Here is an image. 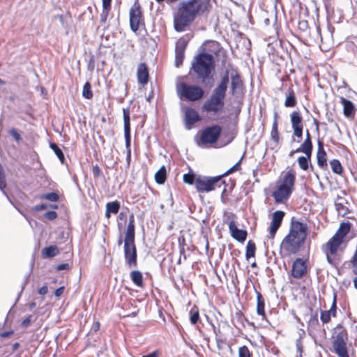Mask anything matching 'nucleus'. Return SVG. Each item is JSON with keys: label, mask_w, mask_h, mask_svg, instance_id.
Here are the masks:
<instances>
[{"label": "nucleus", "mask_w": 357, "mask_h": 357, "mask_svg": "<svg viewBox=\"0 0 357 357\" xmlns=\"http://www.w3.org/2000/svg\"><path fill=\"white\" fill-rule=\"evenodd\" d=\"M231 79L230 93L235 95L243 88V82L237 69L231 66L226 70L215 88L213 90L209 98L202 106V111L209 115L220 114L225 109V99L228 84Z\"/></svg>", "instance_id": "nucleus-1"}, {"label": "nucleus", "mask_w": 357, "mask_h": 357, "mask_svg": "<svg viewBox=\"0 0 357 357\" xmlns=\"http://www.w3.org/2000/svg\"><path fill=\"white\" fill-rule=\"evenodd\" d=\"M211 8L210 0L181 1L173 11V24L175 31H185L197 18L207 15Z\"/></svg>", "instance_id": "nucleus-2"}, {"label": "nucleus", "mask_w": 357, "mask_h": 357, "mask_svg": "<svg viewBox=\"0 0 357 357\" xmlns=\"http://www.w3.org/2000/svg\"><path fill=\"white\" fill-rule=\"evenodd\" d=\"M351 227L352 224L349 221L341 222L333 236L321 245V251L328 264H334L340 253L344 252L349 241L346 238L351 231Z\"/></svg>", "instance_id": "nucleus-3"}, {"label": "nucleus", "mask_w": 357, "mask_h": 357, "mask_svg": "<svg viewBox=\"0 0 357 357\" xmlns=\"http://www.w3.org/2000/svg\"><path fill=\"white\" fill-rule=\"evenodd\" d=\"M307 233L306 223L292 220L289 231L282 241L281 248L289 255L297 253L304 244Z\"/></svg>", "instance_id": "nucleus-4"}, {"label": "nucleus", "mask_w": 357, "mask_h": 357, "mask_svg": "<svg viewBox=\"0 0 357 357\" xmlns=\"http://www.w3.org/2000/svg\"><path fill=\"white\" fill-rule=\"evenodd\" d=\"M191 70L202 84L211 85L214 81L215 61L213 56L205 52L197 54L192 59Z\"/></svg>", "instance_id": "nucleus-5"}, {"label": "nucleus", "mask_w": 357, "mask_h": 357, "mask_svg": "<svg viewBox=\"0 0 357 357\" xmlns=\"http://www.w3.org/2000/svg\"><path fill=\"white\" fill-rule=\"evenodd\" d=\"M296 183V172L293 169L282 174L276 181L271 193L276 204H286L291 196Z\"/></svg>", "instance_id": "nucleus-6"}, {"label": "nucleus", "mask_w": 357, "mask_h": 357, "mask_svg": "<svg viewBox=\"0 0 357 357\" xmlns=\"http://www.w3.org/2000/svg\"><path fill=\"white\" fill-rule=\"evenodd\" d=\"M135 217L132 213L129 216V222L125 234L123 253L126 264L128 268L137 266V251L135 243Z\"/></svg>", "instance_id": "nucleus-7"}, {"label": "nucleus", "mask_w": 357, "mask_h": 357, "mask_svg": "<svg viewBox=\"0 0 357 357\" xmlns=\"http://www.w3.org/2000/svg\"><path fill=\"white\" fill-rule=\"evenodd\" d=\"M348 334L347 330L341 325H337L332 335V346L333 351L338 357H349L347 343Z\"/></svg>", "instance_id": "nucleus-8"}, {"label": "nucleus", "mask_w": 357, "mask_h": 357, "mask_svg": "<svg viewBox=\"0 0 357 357\" xmlns=\"http://www.w3.org/2000/svg\"><path fill=\"white\" fill-rule=\"evenodd\" d=\"M222 176L214 177H205L199 176L195 180V188L198 192L206 193L220 188L222 184L225 183L222 180Z\"/></svg>", "instance_id": "nucleus-9"}, {"label": "nucleus", "mask_w": 357, "mask_h": 357, "mask_svg": "<svg viewBox=\"0 0 357 357\" xmlns=\"http://www.w3.org/2000/svg\"><path fill=\"white\" fill-rule=\"evenodd\" d=\"M129 18L130 29L133 32L137 33L141 29H145V19L142 8L138 0H136L131 6Z\"/></svg>", "instance_id": "nucleus-10"}, {"label": "nucleus", "mask_w": 357, "mask_h": 357, "mask_svg": "<svg viewBox=\"0 0 357 357\" xmlns=\"http://www.w3.org/2000/svg\"><path fill=\"white\" fill-rule=\"evenodd\" d=\"M222 132V128L218 125L208 126L200 134L197 141L198 145L212 144L219 139Z\"/></svg>", "instance_id": "nucleus-11"}, {"label": "nucleus", "mask_w": 357, "mask_h": 357, "mask_svg": "<svg viewBox=\"0 0 357 357\" xmlns=\"http://www.w3.org/2000/svg\"><path fill=\"white\" fill-rule=\"evenodd\" d=\"M180 95L190 101H197L204 97V91L202 87L182 83L179 87Z\"/></svg>", "instance_id": "nucleus-12"}, {"label": "nucleus", "mask_w": 357, "mask_h": 357, "mask_svg": "<svg viewBox=\"0 0 357 357\" xmlns=\"http://www.w3.org/2000/svg\"><path fill=\"white\" fill-rule=\"evenodd\" d=\"M308 273L307 260L296 258L292 263L290 275L295 279H301Z\"/></svg>", "instance_id": "nucleus-13"}, {"label": "nucleus", "mask_w": 357, "mask_h": 357, "mask_svg": "<svg viewBox=\"0 0 357 357\" xmlns=\"http://www.w3.org/2000/svg\"><path fill=\"white\" fill-rule=\"evenodd\" d=\"M285 213L282 211H276L273 213L271 222L268 228V234L267 238L273 240L277 231L280 227Z\"/></svg>", "instance_id": "nucleus-14"}, {"label": "nucleus", "mask_w": 357, "mask_h": 357, "mask_svg": "<svg viewBox=\"0 0 357 357\" xmlns=\"http://www.w3.org/2000/svg\"><path fill=\"white\" fill-rule=\"evenodd\" d=\"M312 150L313 149L305 148H298L296 149V151H301L305 155V156H299L297 160L299 167L303 171H314V167L311 164Z\"/></svg>", "instance_id": "nucleus-15"}, {"label": "nucleus", "mask_w": 357, "mask_h": 357, "mask_svg": "<svg viewBox=\"0 0 357 357\" xmlns=\"http://www.w3.org/2000/svg\"><path fill=\"white\" fill-rule=\"evenodd\" d=\"M188 44V40L184 38H180L176 43L175 66L176 67H179L183 63Z\"/></svg>", "instance_id": "nucleus-16"}, {"label": "nucleus", "mask_w": 357, "mask_h": 357, "mask_svg": "<svg viewBox=\"0 0 357 357\" xmlns=\"http://www.w3.org/2000/svg\"><path fill=\"white\" fill-rule=\"evenodd\" d=\"M228 228L231 236L236 241L243 243L246 240L248 236L247 231L238 229L234 220H231L228 222Z\"/></svg>", "instance_id": "nucleus-17"}, {"label": "nucleus", "mask_w": 357, "mask_h": 357, "mask_svg": "<svg viewBox=\"0 0 357 357\" xmlns=\"http://www.w3.org/2000/svg\"><path fill=\"white\" fill-rule=\"evenodd\" d=\"M123 122H124V137L126 141V150L131 149V135H130V109L129 107L123 108Z\"/></svg>", "instance_id": "nucleus-18"}, {"label": "nucleus", "mask_w": 357, "mask_h": 357, "mask_svg": "<svg viewBox=\"0 0 357 357\" xmlns=\"http://www.w3.org/2000/svg\"><path fill=\"white\" fill-rule=\"evenodd\" d=\"M205 53H208L216 56L222 55L223 57H226V51L221 46L220 43L215 40L207 41L205 44L204 47Z\"/></svg>", "instance_id": "nucleus-19"}, {"label": "nucleus", "mask_w": 357, "mask_h": 357, "mask_svg": "<svg viewBox=\"0 0 357 357\" xmlns=\"http://www.w3.org/2000/svg\"><path fill=\"white\" fill-rule=\"evenodd\" d=\"M184 117L185 125L188 128H191L192 126L201 120V117L195 109L187 107L184 109Z\"/></svg>", "instance_id": "nucleus-20"}, {"label": "nucleus", "mask_w": 357, "mask_h": 357, "mask_svg": "<svg viewBox=\"0 0 357 357\" xmlns=\"http://www.w3.org/2000/svg\"><path fill=\"white\" fill-rule=\"evenodd\" d=\"M137 79L138 83L142 85H146L149 81V68L145 63H140L137 66Z\"/></svg>", "instance_id": "nucleus-21"}, {"label": "nucleus", "mask_w": 357, "mask_h": 357, "mask_svg": "<svg viewBox=\"0 0 357 357\" xmlns=\"http://www.w3.org/2000/svg\"><path fill=\"white\" fill-rule=\"evenodd\" d=\"M317 161L318 166L324 169H328L327 164V155L324 148V143L321 141H318V149L317 152Z\"/></svg>", "instance_id": "nucleus-22"}, {"label": "nucleus", "mask_w": 357, "mask_h": 357, "mask_svg": "<svg viewBox=\"0 0 357 357\" xmlns=\"http://www.w3.org/2000/svg\"><path fill=\"white\" fill-rule=\"evenodd\" d=\"M340 102L343 106V114L347 118H354L356 114L354 104L344 97L340 98Z\"/></svg>", "instance_id": "nucleus-23"}, {"label": "nucleus", "mask_w": 357, "mask_h": 357, "mask_svg": "<svg viewBox=\"0 0 357 357\" xmlns=\"http://www.w3.org/2000/svg\"><path fill=\"white\" fill-rule=\"evenodd\" d=\"M257 296V314L261 317V320L268 321L265 310V299L259 291H256Z\"/></svg>", "instance_id": "nucleus-24"}, {"label": "nucleus", "mask_w": 357, "mask_h": 357, "mask_svg": "<svg viewBox=\"0 0 357 357\" xmlns=\"http://www.w3.org/2000/svg\"><path fill=\"white\" fill-rule=\"evenodd\" d=\"M271 139L273 141L275 146L280 144V133L278 130V114L277 112H274L273 122L271 130Z\"/></svg>", "instance_id": "nucleus-25"}, {"label": "nucleus", "mask_w": 357, "mask_h": 357, "mask_svg": "<svg viewBox=\"0 0 357 357\" xmlns=\"http://www.w3.org/2000/svg\"><path fill=\"white\" fill-rule=\"evenodd\" d=\"M130 278L132 282L139 288L144 289L145 284L144 282L142 273L138 270H133L130 273Z\"/></svg>", "instance_id": "nucleus-26"}, {"label": "nucleus", "mask_w": 357, "mask_h": 357, "mask_svg": "<svg viewBox=\"0 0 357 357\" xmlns=\"http://www.w3.org/2000/svg\"><path fill=\"white\" fill-rule=\"evenodd\" d=\"M106 210L105 213V216L107 219H109L111 217V214H116L118 213L121 205L120 202L117 200L109 202L106 204Z\"/></svg>", "instance_id": "nucleus-27"}, {"label": "nucleus", "mask_w": 357, "mask_h": 357, "mask_svg": "<svg viewBox=\"0 0 357 357\" xmlns=\"http://www.w3.org/2000/svg\"><path fill=\"white\" fill-rule=\"evenodd\" d=\"M347 201L341 197H338L335 202V209L342 216H345L349 213V208L345 206Z\"/></svg>", "instance_id": "nucleus-28"}, {"label": "nucleus", "mask_w": 357, "mask_h": 357, "mask_svg": "<svg viewBox=\"0 0 357 357\" xmlns=\"http://www.w3.org/2000/svg\"><path fill=\"white\" fill-rule=\"evenodd\" d=\"M297 100L296 93L294 91L292 86L289 87L287 93L286 95V99L284 101V106L287 107H294L296 105Z\"/></svg>", "instance_id": "nucleus-29"}, {"label": "nucleus", "mask_w": 357, "mask_h": 357, "mask_svg": "<svg viewBox=\"0 0 357 357\" xmlns=\"http://www.w3.org/2000/svg\"><path fill=\"white\" fill-rule=\"evenodd\" d=\"M41 253L43 258H52L59 255V250L56 245H50L44 248Z\"/></svg>", "instance_id": "nucleus-30"}, {"label": "nucleus", "mask_w": 357, "mask_h": 357, "mask_svg": "<svg viewBox=\"0 0 357 357\" xmlns=\"http://www.w3.org/2000/svg\"><path fill=\"white\" fill-rule=\"evenodd\" d=\"M167 169L163 165L155 174V181L159 185L164 184L167 180Z\"/></svg>", "instance_id": "nucleus-31"}, {"label": "nucleus", "mask_w": 357, "mask_h": 357, "mask_svg": "<svg viewBox=\"0 0 357 357\" xmlns=\"http://www.w3.org/2000/svg\"><path fill=\"white\" fill-rule=\"evenodd\" d=\"M290 120L292 128L303 126L302 116L298 111H294L291 113Z\"/></svg>", "instance_id": "nucleus-32"}, {"label": "nucleus", "mask_w": 357, "mask_h": 357, "mask_svg": "<svg viewBox=\"0 0 357 357\" xmlns=\"http://www.w3.org/2000/svg\"><path fill=\"white\" fill-rule=\"evenodd\" d=\"M330 165L333 173L342 175L344 169L340 162L337 159H333L330 161Z\"/></svg>", "instance_id": "nucleus-33"}, {"label": "nucleus", "mask_w": 357, "mask_h": 357, "mask_svg": "<svg viewBox=\"0 0 357 357\" xmlns=\"http://www.w3.org/2000/svg\"><path fill=\"white\" fill-rule=\"evenodd\" d=\"M190 321L192 324H196L200 319L199 310L197 306L194 305L189 312Z\"/></svg>", "instance_id": "nucleus-34"}, {"label": "nucleus", "mask_w": 357, "mask_h": 357, "mask_svg": "<svg viewBox=\"0 0 357 357\" xmlns=\"http://www.w3.org/2000/svg\"><path fill=\"white\" fill-rule=\"evenodd\" d=\"M350 264L351 266L352 273L357 275V249H355L354 254L350 259ZM357 281V276L354 279V285L356 287V282Z\"/></svg>", "instance_id": "nucleus-35"}, {"label": "nucleus", "mask_w": 357, "mask_h": 357, "mask_svg": "<svg viewBox=\"0 0 357 357\" xmlns=\"http://www.w3.org/2000/svg\"><path fill=\"white\" fill-rule=\"evenodd\" d=\"M256 245L252 241L248 242L245 250V257L247 259L254 257L255 255Z\"/></svg>", "instance_id": "nucleus-36"}, {"label": "nucleus", "mask_w": 357, "mask_h": 357, "mask_svg": "<svg viewBox=\"0 0 357 357\" xmlns=\"http://www.w3.org/2000/svg\"><path fill=\"white\" fill-rule=\"evenodd\" d=\"M51 149L54 152L56 155L61 162L63 164L65 162V156L62 151V150L59 147V146L55 143H51L50 145Z\"/></svg>", "instance_id": "nucleus-37"}, {"label": "nucleus", "mask_w": 357, "mask_h": 357, "mask_svg": "<svg viewBox=\"0 0 357 357\" xmlns=\"http://www.w3.org/2000/svg\"><path fill=\"white\" fill-rule=\"evenodd\" d=\"M82 96L84 98L86 99H91L93 98V92L91 90V85L89 82H86L84 86L82 89Z\"/></svg>", "instance_id": "nucleus-38"}, {"label": "nucleus", "mask_w": 357, "mask_h": 357, "mask_svg": "<svg viewBox=\"0 0 357 357\" xmlns=\"http://www.w3.org/2000/svg\"><path fill=\"white\" fill-rule=\"evenodd\" d=\"M298 148H305L313 149L311 135L308 130H305V139Z\"/></svg>", "instance_id": "nucleus-39"}, {"label": "nucleus", "mask_w": 357, "mask_h": 357, "mask_svg": "<svg viewBox=\"0 0 357 357\" xmlns=\"http://www.w3.org/2000/svg\"><path fill=\"white\" fill-rule=\"evenodd\" d=\"M235 319L242 326L245 327V323L248 322L250 325H254L253 323L249 322L248 319L245 317L244 314L241 311L238 310L235 313Z\"/></svg>", "instance_id": "nucleus-40"}, {"label": "nucleus", "mask_w": 357, "mask_h": 357, "mask_svg": "<svg viewBox=\"0 0 357 357\" xmlns=\"http://www.w3.org/2000/svg\"><path fill=\"white\" fill-rule=\"evenodd\" d=\"M40 199H47L50 202H58L59 200V195L56 192H49L47 194H43L40 196Z\"/></svg>", "instance_id": "nucleus-41"}, {"label": "nucleus", "mask_w": 357, "mask_h": 357, "mask_svg": "<svg viewBox=\"0 0 357 357\" xmlns=\"http://www.w3.org/2000/svg\"><path fill=\"white\" fill-rule=\"evenodd\" d=\"M243 158V155L233 167H231L230 169H229L226 172H225L221 176H222V177H224V176H226L229 174L234 173V172L241 170V165Z\"/></svg>", "instance_id": "nucleus-42"}, {"label": "nucleus", "mask_w": 357, "mask_h": 357, "mask_svg": "<svg viewBox=\"0 0 357 357\" xmlns=\"http://www.w3.org/2000/svg\"><path fill=\"white\" fill-rule=\"evenodd\" d=\"M238 357H253L252 353L245 345L238 348Z\"/></svg>", "instance_id": "nucleus-43"}, {"label": "nucleus", "mask_w": 357, "mask_h": 357, "mask_svg": "<svg viewBox=\"0 0 357 357\" xmlns=\"http://www.w3.org/2000/svg\"><path fill=\"white\" fill-rule=\"evenodd\" d=\"M332 313L328 310H321L320 314V319L323 324H328L331 321Z\"/></svg>", "instance_id": "nucleus-44"}, {"label": "nucleus", "mask_w": 357, "mask_h": 357, "mask_svg": "<svg viewBox=\"0 0 357 357\" xmlns=\"http://www.w3.org/2000/svg\"><path fill=\"white\" fill-rule=\"evenodd\" d=\"M195 175L193 173L185 174L183 176V182L189 185H195Z\"/></svg>", "instance_id": "nucleus-45"}, {"label": "nucleus", "mask_w": 357, "mask_h": 357, "mask_svg": "<svg viewBox=\"0 0 357 357\" xmlns=\"http://www.w3.org/2000/svg\"><path fill=\"white\" fill-rule=\"evenodd\" d=\"M214 333L215 334V341L218 347L220 349L221 347V344H223L225 343V340L222 339L220 334L221 333V331L220 329H216L215 327L213 328Z\"/></svg>", "instance_id": "nucleus-46"}, {"label": "nucleus", "mask_w": 357, "mask_h": 357, "mask_svg": "<svg viewBox=\"0 0 357 357\" xmlns=\"http://www.w3.org/2000/svg\"><path fill=\"white\" fill-rule=\"evenodd\" d=\"M330 312L332 313L333 317H335L337 316V296L336 294L333 296V300L331 308L328 310Z\"/></svg>", "instance_id": "nucleus-47"}, {"label": "nucleus", "mask_w": 357, "mask_h": 357, "mask_svg": "<svg viewBox=\"0 0 357 357\" xmlns=\"http://www.w3.org/2000/svg\"><path fill=\"white\" fill-rule=\"evenodd\" d=\"M8 133L15 139L17 142H20L22 140L20 134L15 128L10 129Z\"/></svg>", "instance_id": "nucleus-48"}, {"label": "nucleus", "mask_w": 357, "mask_h": 357, "mask_svg": "<svg viewBox=\"0 0 357 357\" xmlns=\"http://www.w3.org/2000/svg\"><path fill=\"white\" fill-rule=\"evenodd\" d=\"M44 216L45 218H47L49 220H54L57 218L58 215L57 213L54 211H50L46 212L44 214Z\"/></svg>", "instance_id": "nucleus-49"}, {"label": "nucleus", "mask_w": 357, "mask_h": 357, "mask_svg": "<svg viewBox=\"0 0 357 357\" xmlns=\"http://www.w3.org/2000/svg\"><path fill=\"white\" fill-rule=\"evenodd\" d=\"M292 129L294 130V135L296 137H297L298 138L302 137L303 126V127H294V128H292Z\"/></svg>", "instance_id": "nucleus-50"}, {"label": "nucleus", "mask_w": 357, "mask_h": 357, "mask_svg": "<svg viewBox=\"0 0 357 357\" xmlns=\"http://www.w3.org/2000/svg\"><path fill=\"white\" fill-rule=\"evenodd\" d=\"M109 11V10L102 9L100 15V22L102 24H105L106 22Z\"/></svg>", "instance_id": "nucleus-51"}, {"label": "nucleus", "mask_w": 357, "mask_h": 357, "mask_svg": "<svg viewBox=\"0 0 357 357\" xmlns=\"http://www.w3.org/2000/svg\"><path fill=\"white\" fill-rule=\"evenodd\" d=\"M296 346L297 351L299 352L300 354H301L302 352H303V341H302V338L301 337H300L298 340H296Z\"/></svg>", "instance_id": "nucleus-52"}, {"label": "nucleus", "mask_w": 357, "mask_h": 357, "mask_svg": "<svg viewBox=\"0 0 357 357\" xmlns=\"http://www.w3.org/2000/svg\"><path fill=\"white\" fill-rule=\"evenodd\" d=\"M92 173L95 178H98L100 175V169L98 165H96L93 166Z\"/></svg>", "instance_id": "nucleus-53"}, {"label": "nucleus", "mask_w": 357, "mask_h": 357, "mask_svg": "<svg viewBox=\"0 0 357 357\" xmlns=\"http://www.w3.org/2000/svg\"><path fill=\"white\" fill-rule=\"evenodd\" d=\"M119 86L123 90V93L119 97L120 101H122L127 96V85L124 83L120 84Z\"/></svg>", "instance_id": "nucleus-54"}, {"label": "nucleus", "mask_w": 357, "mask_h": 357, "mask_svg": "<svg viewBox=\"0 0 357 357\" xmlns=\"http://www.w3.org/2000/svg\"><path fill=\"white\" fill-rule=\"evenodd\" d=\"M31 315H29L27 317H26L21 323L22 326L24 328L29 326L31 321Z\"/></svg>", "instance_id": "nucleus-55"}, {"label": "nucleus", "mask_w": 357, "mask_h": 357, "mask_svg": "<svg viewBox=\"0 0 357 357\" xmlns=\"http://www.w3.org/2000/svg\"><path fill=\"white\" fill-rule=\"evenodd\" d=\"M319 324V323L317 314H315L313 317L310 318V319L308 321V324L312 326H318Z\"/></svg>", "instance_id": "nucleus-56"}, {"label": "nucleus", "mask_w": 357, "mask_h": 357, "mask_svg": "<svg viewBox=\"0 0 357 357\" xmlns=\"http://www.w3.org/2000/svg\"><path fill=\"white\" fill-rule=\"evenodd\" d=\"M47 207V204L43 203V204L36 205L35 206H33V210L34 211H40L46 209Z\"/></svg>", "instance_id": "nucleus-57"}, {"label": "nucleus", "mask_w": 357, "mask_h": 357, "mask_svg": "<svg viewBox=\"0 0 357 357\" xmlns=\"http://www.w3.org/2000/svg\"><path fill=\"white\" fill-rule=\"evenodd\" d=\"M112 0H102V9L111 10Z\"/></svg>", "instance_id": "nucleus-58"}, {"label": "nucleus", "mask_w": 357, "mask_h": 357, "mask_svg": "<svg viewBox=\"0 0 357 357\" xmlns=\"http://www.w3.org/2000/svg\"><path fill=\"white\" fill-rule=\"evenodd\" d=\"M64 289V286L60 287L59 288L56 289L54 291V296L58 298L60 297L63 294Z\"/></svg>", "instance_id": "nucleus-59"}, {"label": "nucleus", "mask_w": 357, "mask_h": 357, "mask_svg": "<svg viewBox=\"0 0 357 357\" xmlns=\"http://www.w3.org/2000/svg\"><path fill=\"white\" fill-rule=\"evenodd\" d=\"M160 354V351L158 350H155L149 354L143 355L142 357H159Z\"/></svg>", "instance_id": "nucleus-60"}, {"label": "nucleus", "mask_w": 357, "mask_h": 357, "mask_svg": "<svg viewBox=\"0 0 357 357\" xmlns=\"http://www.w3.org/2000/svg\"><path fill=\"white\" fill-rule=\"evenodd\" d=\"M48 288L47 285H44L38 289V294L41 296H44L47 294Z\"/></svg>", "instance_id": "nucleus-61"}, {"label": "nucleus", "mask_w": 357, "mask_h": 357, "mask_svg": "<svg viewBox=\"0 0 357 357\" xmlns=\"http://www.w3.org/2000/svg\"><path fill=\"white\" fill-rule=\"evenodd\" d=\"M68 268H69V265H68V264H66V263L61 264L58 265L56 267L57 271L67 270Z\"/></svg>", "instance_id": "nucleus-62"}, {"label": "nucleus", "mask_w": 357, "mask_h": 357, "mask_svg": "<svg viewBox=\"0 0 357 357\" xmlns=\"http://www.w3.org/2000/svg\"><path fill=\"white\" fill-rule=\"evenodd\" d=\"M127 154H126V162L128 167L130 166V162H131V149L126 150Z\"/></svg>", "instance_id": "nucleus-63"}, {"label": "nucleus", "mask_w": 357, "mask_h": 357, "mask_svg": "<svg viewBox=\"0 0 357 357\" xmlns=\"http://www.w3.org/2000/svg\"><path fill=\"white\" fill-rule=\"evenodd\" d=\"M13 334V331H3V332L1 333L0 336L1 337H10V335H12Z\"/></svg>", "instance_id": "nucleus-64"}]
</instances>
